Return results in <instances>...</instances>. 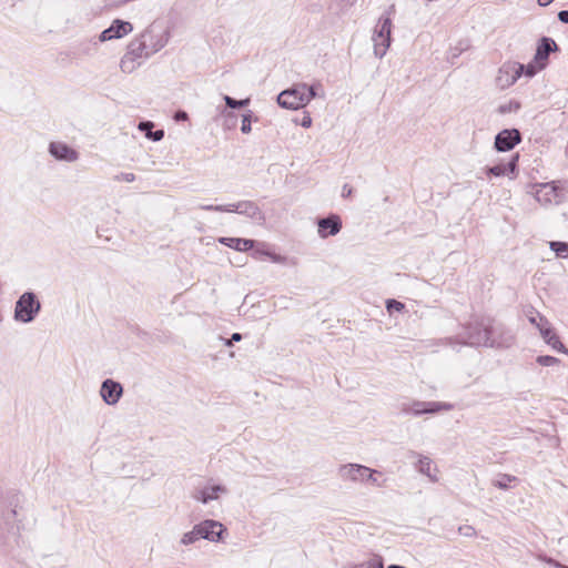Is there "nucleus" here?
<instances>
[{
	"label": "nucleus",
	"mask_w": 568,
	"mask_h": 568,
	"mask_svg": "<svg viewBox=\"0 0 568 568\" xmlns=\"http://www.w3.org/2000/svg\"><path fill=\"white\" fill-rule=\"evenodd\" d=\"M489 317H474L467 324L463 325L462 332L455 337H446L439 341L442 345L454 346H486L489 341Z\"/></svg>",
	"instance_id": "nucleus-1"
},
{
	"label": "nucleus",
	"mask_w": 568,
	"mask_h": 568,
	"mask_svg": "<svg viewBox=\"0 0 568 568\" xmlns=\"http://www.w3.org/2000/svg\"><path fill=\"white\" fill-rule=\"evenodd\" d=\"M376 475H381V473L359 464H346L338 468V476L344 481L371 483L376 487H383L385 481H378Z\"/></svg>",
	"instance_id": "nucleus-2"
},
{
	"label": "nucleus",
	"mask_w": 568,
	"mask_h": 568,
	"mask_svg": "<svg viewBox=\"0 0 568 568\" xmlns=\"http://www.w3.org/2000/svg\"><path fill=\"white\" fill-rule=\"evenodd\" d=\"M170 38L169 30L158 21L152 22L136 40L152 55L163 49Z\"/></svg>",
	"instance_id": "nucleus-3"
},
{
	"label": "nucleus",
	"mask_w": 568,
	"mask_h": 568,
	"mask_svg": "<svg viewBox=\"0 0 568 568\" xmlns=\"http://www.w3.org/2000/svg\"><path fill=\"white\" fill-rule=\"evenodd\" d=\"M41 310V304L32 292L23 293L16 302L14 320L21 323L32 322Z\"/></svg>",
	"instance_id": "nucleus-4"
},
{
	"label": "nucleus",
	"mask_w": 568,
	"mask_h": 568,
	"mask_svg": "<svg viewBox=\"0 0 568 568\" xmlns=\"http://www.w3.org/2000/svg\"><path fill=\"white\" fill-rule=\"evenodd\" d=\"M144 43L141 44L136 38L133 39L128 48L124 55L120 61V69L124 73H132L136 70L145 59H149L151 54L143 48Z\"/></svg>",
	"instance_id": "nucleus-5"
},
{
	"label": "nucleus",
	"mask_w": 568,
	"mask_h": 568,
	"mask_svg": "<svg viewBox=\"0 0 568 568\" xmlns=\"http://www.w3.org/2000/svg\"><path fill=\"white\" fill-rule=\"evenodd\" d=\"M392 20L389 17H381L373 33L374 54L382 59L390 45Z\"/></svg>",
	"instance_id": "nucleus-6"
},
{
	"label": "nucleus",
	"mask_w": 568,
	"mask_h": 568,
	"mask_svg": "<svg viewBox=\"0 0 568 568\" xmlns=\"http://www.w3.org/2000/svg\"><path fill=\"white\" fill-rule=\"evenodd\" d=\"M454 405L445 402H422L413 400L400 405V413L406 415L419 416L423 414H436L442 410H452Z\"/></svg>",
	"instance_id": "nucleus-7"
},
{
	"label": "nucleus",
	"mask_w": 568,
	"mask_h": 568,
	"mask_svg": "<svg viewBox=\"0 0 568 568\" xmlns=\"http://www.w3.org/2000/svg\"><path fill=\"white\" fill-rule=\"evenodd\" d=\"M305 88L296 84L290 89L282 91L277 95V103L280 106L290 110H297L307 104V99L303 98Z\"/></svg>",
	"instance_id": "nucleus-8"
},
{
	"label": "nucleus",
	"mask_w": 568,
	"mask_h": 568,
	"mask_svg": "<svg viewBox=\"0 0 568 568\" xmlns=\"http://www.w3.org/2000/svg\"><path fill=\"white\" fill-rule=\"evenodd\" d=\"M489 341L487 343V347H500L508 348L515 342V336L510 329L506 328L501 324H495L490 318V328H489Z\"/></svg>",
	"instance_id": "nucleus-9"
},
{
	"label": "nucleus",
	"mask_w": 568,
	"mask_h": 568,
	"mask_svg": "<svg viewBox=\"0 0 568 568\" xmlns=\"http://www.w3.org/2000/svg\"><path fill=\"white\" fill-rule=\"evenodd\" d=\"M524 73V64L508 61L505 62L498 71L497 84L501 88L511 87Z\"/></svg>",
	"instance_id": "nucleus-10"
},
{
	"label": "nucleus",
	"mask_w": 568,
	"mask_h": 568,
	"mask_svg": "<svg viewBox=\"0 0 568 568\" xmlns=\"http://www.w3.org/2000/svg\"><path fill=\"white\" fill-rule=\"evenodd\" d=\"M520 142L521 134L517 129H505L495 136L494 146L498 152H507Z\"/></svg>",
	"instance_id": "nucleus-11"
},
{
	"label": "nucleus",
	"mask_w": 568,
	"mask_h": 568,
	"mask_svg": "<svg viewBox=\"0 0 568 568\" xmlns=\"http://www.w3.org/2000/svg\"><path fill=\"white\" fill-rule=\"evenodd\" d=\"M201 539H206L212 542H217L223 539V534L226 528L217 520L205 519L196 525Z\"/></svg>",
	"instance_id": "nucleus-12"
},
{
	"label": "nucleus",
	"mask_w": 568,
	"mask_h": 568,
	"mask_svg": "<svg viewBox=\"0 0 568 568\" xmlns=\"http://www.w3.org/2000/svg\"><path fill=\"white\" fill-rule=\"evenodd\" d=\"M518 161L519 153H515L510 156L509 161L504 163H498L494 166L486 168L487 175L494 176H508L510 180H514L518 175Z\"/></svg>",
	"instance_id": "nucleus-13"
},
{
	"label": "nucleus",
	"mask_w": 568,
	"mask_h": 568,
	"mask_svg": "<svg viewBox=\"0 0 568 568\" xmlns=\"http://www.w3.org/2000/svg\"><path fill=\"white\" fill-rule=\"evenodd\" d=\"M133 31V26L129 21L115 19L109 28L103 30L99 36L100 42L121 39Z\"/></svg>",
	"instance_id": "nucleus-14"
},
{
	"label": "nucleus",
	"mask_w": 568,
	"mask_h": 568,
	"mask_svg": "<svg viewBox=\"0 0 568 568\" xmlns=\"http://www.w3.org/2000/svg\"><path fill=\"white\" fill-rule=\"evenodd\" d=\"M100 395L106 405H115L123 395V387L119 382L108 378L102 382Z\"/></svg>",
	"instance_id": "nucleus-15"
},
{
	"label": "nucleus",
	"mask_w": 568,
	"mask_h": 568,
	"mask_svg": "<svg viewBox=\"0 0 568 568\" xmlns=\"http://www.w3.org/2000/svg\"><path fill=\"white\" fill-rule=\"evenodd\" d=\"M49 153L58 161L73 163L79 160V152L64 142L53 141L49 144Z\"/></svg>",
	"instance_id": "nucleus-16"
},
{
	"label": "nucleus",
	"mask_w": 568,
	"mask_h": 568,
	"mask_svg": "<svg viewBox=\"0 0 568 568\" xmlns=\"http://www.w3.org/2000/svg\"><path fill=\"white\" fill-rule=\"evenodd\" d=\"M318 235L322 239L334 236L342 230V220L337 214H329L317 221Z\"/></svg>",
	"instance_id": "nucleus-17"
},
{
	"label": "nucleus",
	"mask_w": 568,
	"mask_h": 568,
	"mask_svg": "<svg viewBox=\"0 0 568 568\" xmlns=\"http://www.w3.org/2000/svg\"><path fill=\"white\" fill-rule=\"evenodd\" d=\"M226 212L239 213L253 220L262 219V211L252 201H240L237 203L227 204Z\"/></svg>",
	"instance_id": "nucleus-18"
},
{
	"label": "nucleus",
	"mask_w": 568,
	"mask_h": 568,
	"mask_svg": "<svg viewBox=\"0 0 568 568\" xmlns=\"http://www.w3.org/2000/svg\"><path fill=\"white\" fill-rule=\"evenodd\" d=\"M555 50H557V44L551 38H541L534 57L539 68H546L549 54Z\"/></svg>",
	"instance_id": "nucleus-19"
},
{
	"label": "nucleus",
	"mask_w": 568,
	"mask_h": 568,
	"mask_svg": "<svg viewBox=\"0 0 568 568\" xmlns=\"http://www.w3.org/2000/svg\"><path fill=\"white\" fill-rule=\"evenodd\" d=\"M226 493L227 489L223 485H209L201 489H196L192 497L202 504H209L210 501L217 499L220 494Z\"/></svg>",
	"instance_id": "nucleus-20"
},
{
	"label": "nucleus",
	"mask_w": 568,
	"mask_h": 568,
	"mask_svg": "<svg viewBox=\"0 0 568 568\" xmlns=\"http://www.w3.org/2000/svg\"><path fill=\"white\" fill-rule=\"evenodd\" d=\"M535 197L544 204L557 202L558 190L552 182L541 183L536 185Z\"/></svg>",
	"instance_id": "nucleus-21"
},
{
	"label": "nucleus",
	"mask_w": 568,
	"mask_h": 568,
	"mask_svg": "<svg viewBox=\"0 0 568 568\" xmlns=\"http://www.w3.org/2000/svg\"><path fill=\"white\" fill-rule=\"evenodd\" d=\"M538 329L544 341L548 345H550L555 351L567 353L565 345L561 343L558 335L554 332L549 324L547 326L544 324H538Z\"/></svg>",
	"instance_id": "nucleus-22"
},
{
	"label": "nucleus",
	"mask_w": 568,
	"mask_h": 568,
	"mask_svg": "<svg viewBox=\"0 0 568 568\" xmlns=\"http://www.w3.org/2000/svg\"><path fill=\"white\" fill-rule=\"evenodd\" d=\"M410 454L413 456L419 457L418 465H417L418 471L422 473L423 475L427 476L430 481L437 483L438 481V477L436 476L437 468L434 465L433 460L429 457L418 455L415 452H412Z\"/></svg>",
	"instance_id": "nucleus-23"
},
{
	"label": "nucleus",
	"mask_w": 568,
	"mask_h": 568,
	"mask_svg": "<svg viewBox=\"0 0 568 568\" xmlns=\"http://www.w3.org/2000/svg\"><path fill=\"white\" fill-rule=\"evenodd\" d=\"M219 242L227 247H231L239 252H246L254 246L253 240L241 239V237H220Z\"/></svg>",
	"instance_id": "nucleus-24"
},
{
	"label": "nucleus",
	"mask_w": 568,
	"mask_h": 568,
	"mask_svg": "<svg viewBox=\"0 0 568 568\" xmlns=\"http://www.w3.org/2000/svg\"><path fill=\"white\" fill-rule=\"evenodd\" d=\"M153 126H154L153 122L142 121L139 124V130L142 132H145V135L148 139L155 141V142L161 141L164 136V131L163 130L152 131Z\"/></svg>",
	"instance_id": "nucleus-25"
},
{
	"label": "nucleus",
	"mask_w": 568,
	"mask_h": 568,
	"mask_svg": "<svg viewBox=\"0 0 568 568\" xmlns=\"http://www.w3.org/2000/svg\"><path fill=\"white\" fill-rule=\"evenodd\" d=\"M223 100L225 101L226 106L232 110L245 108L250 104L251 101L250 98L236 100L230 95H223Z\"/></svg>",
	"instance_id": "nucleus-26"
},
{
	"label": "nucleus",
	"mask_w": 568,
	"mask_h": 568,
	"mask_svg": "<svg viewBox=\"0 0 568 568\" xmlns=\"http://www.w3.org/2000/svg\"><path fill=\"white\" fill-rule=\"evenodd\" d=\"M550 250L559 257H568V243L560 241H552L549 243Z\"/></svg>",
	"instance_id": "nucleus-27"
},
{
	"label": "nucleus",
	"mask_w": 568,
	"mask_h": 568,
	"mask_svg": "<svg viewBox=\"0 0 568 568\" xmlns=\"http://www.w3.org/2000/svg\"><path fill=\"white\" fill-rule=\"evenodd\" d=\"M200 539H201V535H200L199 529H197V527L195 525L191 531H187V532L183 534V536L181 538V544L185 545V546H189V545H192V544L196 542Z\"/></svg>",
	"instance_id": "nucleus-28"
},
{
	"label": "nucleus",
	"mask_w": 568,
	"mask_h": 568,
	"mask_svg": "<svg viewBox=\"0 0 568 568\" xmlns=\"http://www.w3.org/2000/svg\"><path fill=\"white\" fill-rule=\"evenodd\" d=\"M520 106L521 105L518 101L510 100V101L503 103L498 106V113L507 114V113L517 112L520 109Z\"/></svg>",
	"instance_id": "nucleus-29"
},
{
	"label": "nucleus",
	"mask_w": 568,
	"mask_h": 568,
	"mask_svg": "<svg viewBox=\"0 0 568 568\" xmlns=\"http://www.w3.org/2000/svg\"><path fill=\"white\" fill-rule=\"evenodd\" d=\"M252 120H253V112L251 110H247L244 114H242V125H241V132L244 134H248L252 131Z\"/></svg>",
	"instance_id": "nucleus-30"
},
{
	"label": "nucleus",
	"mask_w": 568,
	"mask_h": 568,
	"mask_svg": "<svg viewBox=\"0 0 568 568\" xmlns=\"http://www.w3.org/2000/svg\"><path fill=\"white\" fill-rule=\"evenodd\" d=\"M516 480L515 476L503 474L499 475V478L495 480L494 485L499 489H507L511 481Z\"/></svg>",
	"instance_id": "nucleus-31"
},
{
	"label": "nucleus",
	"mask_w": 568,
	"mask_h": 568,
	"mask_svg": "<svg viewBox=\"0 0 568 568\" xmlns=\"http://www.w3.org/2000/svg\"><path fill=\"white\" fill-rule=\"evenodd\" d=\"M528 316V320L531 324L536 325L538 327V324H544V325H548L549 322L547 321V318L542 315H540L538 312H534V310L529 311V313L527 314Z\"/></svg>",
	"instance_id": "nucleus-32"
},
{
	"label": "nucleus",
	"mask_w": 568,
	"mask_h": 568,
	"mask_svg": "<svg viewBox=\"0 0 568 568\" xmlns=\"http://www.w3.org/2000/svg\"><path fill=\"white\" fill-rule=\"evenodd\" d=\"M536 361L541 366H554L559 363L558 358L550 355H540Z\"/></svg>",
	"instance_id": "nucleus-33"
},
{
	"label": "nucleus",
	"mask_w": 568,
	"mask_h": 568,
	"mask_svg": "<svg viewBox=\"0 0 568 568\" xmlns=\"http://www.w3.org/2000/svg\"><path fill=\"white\" fill-rule=\"evenodd\" d=\"M4 510L0 507V549L4 548L8 541V537L3 529Z\"/></svg>",
	"instance_id": "nucleus-34"
},
{
	"label": "nucleus",
	"mask_w": 568,
	"mask_h": 568,
	"mask_svg": "<svg viewBox=\"0 0 568 568\" xmlns=\"http://www.w3.org/2000/svg\"><path fill=\"white\" fill-rule=\"evenodd\" d=\"M544 68H539V65L535 62V60L527 65L524 64V73L528 78L534 77L538 71L542 70Z\"/></svg>",
	"instance_id": "nucleus-35"
},
{
	"label": "nucleus",
	"mask_w": 568,
	"mask_h": 568,
	"mask_svg": "<svg viewBox=\"0 0 568 568\" xmlns=\"http://www.w3.org/2000/svg\"><path fill=\"white\" fill-rule=\"evenodd\" d=\"M405 305L396 300H388L386 302V308L389 313L403 311Z\"/></svg>",
	"instance_id": "nucleus-36"
},
{
	"label": "nucleus",
	"mask_w": 568,
	"mask_h": 568,
	"mask_svg": "<svg viewBox=\"0 0 568 568\" xmlns=\"http://www.w3.org/2000/svg\"><path fill=\"white\" fill-rule=\"evenodd\" d=\"M353 568H384L383 561L381 559H372L366 562L356 565Z\"/></svg>",
	"instance_id": "nucleus-37"
},
{
	"label": "nucleus",
	"mask_w": 568,
	"mask_h": 568,
	"mask_svg": "<svg viewBox=\"0 0 568 568\" xmlns=\"http://www.w3.org/2000/svg\"><path fill=\"white\" fill-rule=\"evenodd\" d=\"M227 204L225 205H213V204H201L199 205L200 210L203 211H214V212H226Z\"/></svg>",
	"instance_id": "nucleus-38"
},
{
	"label": "nucleus",
	"mask_w": 568,
	"mask_h": 568,
	"mask_svg": "<svg viewBox=\"0 0 568 568\" xmlns=\"http://www.w3.org/2000/svg\"><path fill=\"white\" fill-rule=\"evenodd\" d=\"M301 87H304L305 88V91H304V97L305 99H307V104L311 102L312 99H314L316 97V92L314 90V87L313 85H307L305 83H300Z\"/></svg>",
	"instance_id": "nucleus-39"
},
{
	"label": "nucleus",
	"mask_w": 568,
	"mask_h": 568,
	"mask_svg": "<svg viewBox=\"0 0 568 568\" xmlns=\"http://www.w3.org/2000/svg\"><path fill=\"white\" fill-rule=\"evenodd\" d=\"M458 532L465 537H474L476 535L475 528L469 525L460 526Z\"/></svg>",
	"instance_id": "nucleus-40"
},
{
	"label": "nucleus",
	"mask_w": 568,
	"mask_h": 568,
	"mask_svg": "<svg viewBox=\"0 0 568 568\" xmlns=\"http://www.w3.org/2000/svg\"><path fill=\"white\" fill-rule=\"evenodd\" d=\"M115 181H125V182H133L135 180V175L130 172H121L114 176Z\"/></svg>",
	"instance_id": "nucleus-41"
},
{
	"label": "nucleus",
	"mask_w": 568,
	"mask_h": 568,
	"mask_svg": "<svg viewBox=\"0 0 568 568\" xmlns=\"http://www.w3.org/2000/svg\"><path fill=\"white\" fill-rule=\"evenodd\" d=\"M221 113L225 118L226 122H232V125L235 124L236 115L233 111L223 110Z\"/></svg>",
	"instance_id": "nucleus-42"
},
{
	"label": "nucleus",
	"mask_w": 568,
	"mask_h": 568,
	"mask_svg": "<svg viewBox=\"0 0 568 568\" xmlns=\"http://www.w3.org/2000/svg\"><path fill=\"white\" fill-rule=\"evenodd\" d=\"M301 125H302L303 128H310V126L312 125V118H311V115H310L308 113H306V114L303 116V119H302V121H301Z\"/></svg>",
	"instance_id": "nucleus-43"
},
{
	"label": "nucleus",
	"mask_w": 568,
	"mask_h": 568,
	"mask_svg": "<svg viewBox=\"0 0 568 568\" xmlns=\"http://www.w3.org/2000/svg\"><path fill=\"white\" fill-rule=\"evenodd\" d=\"M258 254L267 255V256H270L274 262H280V261H281V256L275 255V254H271V253H268V252H260V251H255V252H254V255H258Z\"/></svg>",
	"instance_id": "nucleus-44"
},
{
	"label": "nucleus",
	"mask_w": 568,
	"mask_h": 568,
	"mask_svg": "<svg viewBox=\"0 0 568 568\" xmlns=\"http://www.w3.org/2000/svg\"><path fill=\"white\" fill-rule=\"evenodd\" d=\"M558 19L562 23H568V10H561L558 13Z\"/></svg>",
	"instance_id": "nucleus-45"
},
{
	"label": "nucleus",
	"mask_w": 568,
	"mask_h": 568,
	"mask_svg": "<svg viewBox=\"0 0 568 568\" xmlns=\"http://www.w3.org/2000/svg\"><path fill=\"white\" fill-rule=\"evenodd\" d=\"M176 121H185L187 120V113L185 111H178L174 115Z\"/></svg>",
	"instance_id": "nucleus-46"
},
{
	"label": "nucleus",
	"mask_w": 568,
	"mask_h": 568,
	"mask_svg": "<svg viewBox=\"0 0 568 568\" xmlns=\"http://www.w3.org/2000/svg\"><path fill=\"white\" fill-rule=\"evenodd\" d=\"M352 192H353V189L349 185L345 184L342 190V196L343 197L351 196Z\"/></svg>",
	"instance_id": "nucleus-47"
},
{
	"label": "nucleus",
	"mask_w": 568,
	"mask_h": 568,
	"mask_svg": "<svg viewBox=\"0 0 568 568\" xmlns=\"http://www.w3.org/2000/svg\"><path fill=\"white\" fill-rule=\"evenodd\" d=\"M231 341L233 342H240L242 341V334L240 333H233L232 336H231Z\"/></svg>",
	"instance_id": "nucleus-48"
},
{
	"label": "nucleus",
	"mask_w": 568,
	"mask_h": 568,
	"mask_svg": "<svg viewBox=\"0 0 568 568\" xmlns=\"http://www.w3.org/2000/svg\"><path fill=\"white\" fill-rule=\"evenodd\" d=\"M552 0H538L539 6L546 7L548 6Z\"/></svg>",
	"instance_id": "nucleus-49"
},
{
	"label": "nucleus",
	"mask_w": 568,
	"mask_h": 568,
	"mask_svg": "<svg viewBox=\"0 0 568 568\" xmlns=\"http://www.w3.org/2000/svg\"><path fill=\"white\" fill-rule=\"evenodd\" d=\"M548 562L554 564L556 567H559V568H568L567 566H562L559 562H555L552 559H549Z\"/></svg>",
	"instance_id": "nucleus-50"
},
{
	"label": "nucleus",
	"mask_w": 568,
	"mask_h": 568,
	"mask_svg": "<svg viewBox=\"0 0 568 568\" xmlns=\"http://www.w3.org/2000/svg\"><path fill=\"white\" fill-rule=\"evenodd\" d=\"M232 344H233V341H231V338L225 341L226 346H232Z\"/></svg>",
	"instance_id": "nucleus-51"
},
{
	"label": "nucleus",
	"mask_w": 568,
	"mask_h": 568,
	"mask_svg": "<svg viewBox=\"0 0 568 568\" xmlns=\"http://www.w3.org/2000/svg\"><path fill=\"white\" fill-rule=\"evenodd\" d=\"M11 515H12V516H16V515H17V510H16V509H12V510H11Z\"/></svg>",
	"instance_id": "nucleus-52"
}]
</instances>
